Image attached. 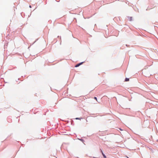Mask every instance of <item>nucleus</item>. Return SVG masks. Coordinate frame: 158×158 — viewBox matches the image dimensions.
<instances>
[{
    "label": "nucleus",
    "mask_w": 158,
    "mask_h": 158,
    "mask_svg": "<svg viewBox=\"0 0 158 158\" xmlns=\"http://www.w3.org/2000/svg\"><path fill=\"white\" fill-rule=\"evenodd\" d=\"M84 62H85V61H83V62H81L79 63H78L75 65V67H77L79 66L80 65L82 64Z\"/></svg>",
    "instance_id": "f257e3e1"
},
{
    "label": "nucleus",
    "mask_w": 158,
    "mask_h": 158,
    "mask_svg": "<svg viewBox=\"0 0 158 158\" xmlns=\"http://www.w3.org/2000/svg\"><path fill=\"white\" fill-rule=\"evenodd\" d=\"M100 152H101L102 155H103V157H104V158H106V156L103 153V151L101 149H100Z\"/></svg>",
    "instance_id": "f03ea898"
},
{
    "label": "nucleus",
    "mask_w": 158,
    "mask_h": 158,
    "mask_svg": "<svg viewBox=\"0 0 158 158\" xmlns=\"http://www.w3.org/2000/svg\"><path fill=\"white\" fill-rule=\"evenodd\" d=\"M128 18L129 19V20L130 21H132V17H130V16H128Z\"/></svg>",
    "instance_id": "7ed1b4c3"
},
{
    "label": "nucleus",
    "mask_w": 158,
    "mask_h": 158,
    "mask_svg": "<svg viewBox=\"0 0 158 158\" xmlns=\"http://www.w3.org/2000/svg\"><path fill=\"white\" fill-rule=\"evenodd\" d=\"M129 81V78H126L125 79V81Z\"/></svg>",
    "instance_id": "20e7f679"
},
{
    "label": "nucleus",
    "mask_w": 158,
    "mask_h": 158,
    "mask_svg": "<svg viewBox=\"0 0 158 158\" xmlns=\"http://www.w3.org/2000/svg\"><path fill=\"white\" fill-rule=\"evenodd\" d=\"M79 139V140H81V141H82V142H84V141H85L83 139H81H81Z\"/></svg>",
    "instance_id": "39448f33"
},
{
    "label": "nucleus",
    "mask_w": 158,
    "mask_h": 158,
    "mask_svg": "<svg viewBox=\"0 0 158 158\" xmlns=\"http://www.w3.org/2000/svg\"><path fill=\"white\" fill-rule=\"evenodd\" d=\"M81 119H82V118H75V119H77V120H80Z\"/></svg>",
    "instance_id": "423d86ee"
},
{
    "label": "nucleus",
    "mask_w": 158,
    "mask_h": 158,
    "mask_svg": "<svg viewBox=\"0 0 158 158\" xmlns=\"http://www.w3.org/2000/svg\"><path fill=\"white\" fill-rule=\"evenodd\" d=\"M94 99L96 100L97 101V98L96 97H94Z\"/></svg>",
    "instance_id": "0eeeda50"
},
{
    "label": "nucleus",
    "mask_w": 158,
    "mask_h": 158,
    "mask_svg": "<svg viewBox=\"0 0 158 158\" xmlns=\"http://www.w3.org/2000/svg\"><path fill=\"white\" fill-rule=\"evenodd\" d=\"M37 40H38V39H37V40H35V41L34 42V43L33 44H34L35 43V42H36V41Z\"/></svg>",
    "instance_id": "6e6552de"
},
{
    "label": "nucleus",
    "mask_w": 158,
    "mask_h": 158,
    "mask_svg": "<svg viewBox=\"0 0 158 158\" xmlns=\"http://www.w3.org/2000/svg\"><path fill=\"white\" fill-rule=\"evenodd\" d=\"M119 129L121 131H122L123 130L121 128H119Z\"/></svg>",
    "instance_id": "1a4fd4ad"
},
{
    "label": "nucleus",
    "mask_w": 158,
    "mask_h": 158,
    "mask_svg": "<svg viewBox=\"0 0 158 158\" xmlns=\"http://www.w3.org/2000/svg\"><path fill=\"white\" fill-rule=\"evenodd\" d=\"M29 7L30 8H31V5H30L29 6Z\"/></svg>",
    "instance_id": "9d476101"
},
{
    "label": "nucleus",
    "mask_w": 158,
    "mask_h": 158,
    "mask_svg": "<svg viewBox=\"0 0 158 158\" xmlns=\"http://www.w3.org/2000/svg\"><path fill=\"white\" fill-rule=\"evenodd\" d=\"M93 158H97L95 157H93Z\"/></svg>",
    "instance_id": "9b49d317"
},
{
    "label": "nucleus",
    "mask_w": 158,
    "mask_h": 158,
    "mask_svg": "<svg viewBox=\"0 0 158 158\" xmlns=\"http://www.w3.org/2000/svg\"><path fill=\"white\" fill-rule=\"evenodd\" d=\"M126 45L127 47V46H128V45H127V44H126Z\"/></svg>",
    "instance_id": "f8f14e48"
}]
</instances>
